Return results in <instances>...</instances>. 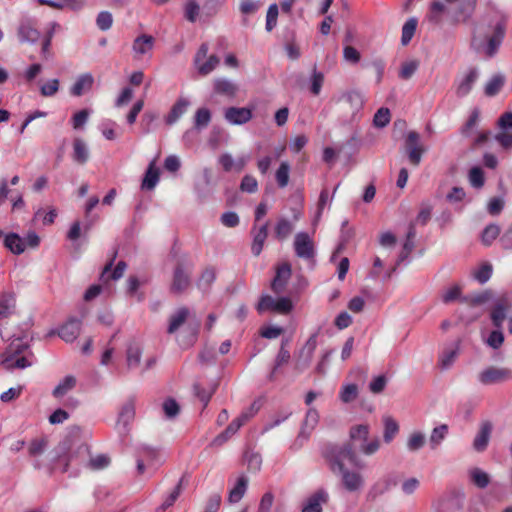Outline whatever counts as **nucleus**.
Returning a JSON list of instances; mask_svg holds the SVG:
<instances>
[{"instance_id":"62","label":"nucleus","mask_w":512,"mask_h":512,"mask_svg":"<svg viewBox=\"0 0 512 512\" xmlns=\"http://www.w3.org/2000/svg\"><path fill=\"white\" fill-rule=\"evenodd\" d=\"M504 205L505 201L503 197H493L487 204V212L492 216H497L502 212Z\"/></svg>"},{"instance_id":"12","label":"nucleus","mask_w":512,"mask_h":512,"mask_svg":"<svg viewBox=\"0 0 512 512\" xmlns=\"http://www.w3.org/2000/svg\"><path fill=\"white\" fill-rule=\"evenodd\" d=\"M493 424L489 420L482 421L479 426V430L473 440V448L477 452H483L486 450L489 440L492 434Z\"/></svg>"},{"instance_id":"43","label":"nucleus","mask_w":512,"mask_h":512,"mask_svg":"<svg viewBox=\"0 0 512 512\" xmlns=\"http://www.w3.org/2000/svg\"><path fill=\"white\" fill-rule=\"evenodd\" d=\"M142 356V349L136 345L131 344L127 348L126 360L129 368H135L140 364Z\"/></svg>"},{"instance_id":"63","label":"nucleus","mask_w":512,"mask_h":512,"mask_svg":"<svg viewBox=\"0 0 512 512\" xmlns=\"http://www.w3.org/2000/svg\"><path fill=\"white\" fill-rule=\"evenodd\" d=\"M323 82H324V75L321 72H318L316 70V68H314L313 74L311 76V85H310V91L313 95L320 94Z\"/></svg>"},{"instance_id":"27","label":"nucleus","mask_w":512,"mask_h":512,"mask_svg":"<svg viewBox=\"0 0 512 512\" xmlns=\"http://www.w3.org/2000/svg\"><path fill=\"white\" fill-rule=\"evenodd\" d=\"M15 296L13 293L4 292L0 296V318H8L15 311Z\"/></svg>"},{"instance_id":"23","label":"nucleus","mask_w":512,"mask_h":512,"mask_svg":"<svg viewBox=\"0 0 512 512\" xmlns=\"http://www.w3.org/2000/svg\"><path fill=\"white\" fill-rule=\"evenodd\" d=\"M115 257H116V253L114 254L111 261L105 265V267L102 271V274H101L102 281H106L109 278H111L113 280H118L123 276V274L127 268V265L124 261H119L117 263L116 267L114 268V270L111 272L112 266H113V261H114Z\"/></svg>"},{"instance_id":"48","label":"nucleus","mask_w":512,"mask_h":512,"mask_svg":"<svg viewBox=\"0 0 512 512\" xmlns=\"http://www.w3.org/2000/svg\"><path fill=\"white\" fill-rule=\"evenodd\" d=\"M110 464V458L108 455L106 454H98L96 456H91L88 463H87V467L91 470H94V471H97V470H102V469H105L109 466Z\"/></svg>"},{"instance_id":"22","label":"nucleus","mask_w":512,"mask_h":512,"mask_svg":"<svg viewBox=\"0 0 512 512\" xmlns=\"http://www.w3.org/2000/svg\"><path fill=\"white\" fill-rule=\"evenodd\" d=\"M94 83V77L91 73L81 74L72 85L70 93L73 96L79 97L85 92L89 91Z\"/></svg>"},{"instance_id":"33","label":"nucleus","mask_w":512,"mask_h":512,"mask_svg":"<svg viewBox=\"0 0 512 512\" xmlns=\"http://www.w3.org/2000/svg\"><path fill=\"white\" fill-rule=\"evenodd\" d=\"M211 122V112L208 108L202 107L196 110L193 126L194 129L200 131L208 127Z\"/></svg>"},{"instance_id":"21","label":"nucleus","mask_w":512,"mask_h":512,"mask_svg":"<svg viewBox=\"0 0 512 512\" xmlns=\"http://www.w3.org/2000/svg\"><path fill=\"white\" fill-rule=\"evenodd\" d=\"M510 306L507 297L499 299L491 312L492 324L495 328L502 329L503 321L506 318V310Z\"/></svg>"},{"instance_id":"13","label":"nucleus","mask_w":512,"mask_h":512,"mask_svg":"<svg viewBox=\"0 0 512 512\" xmlns=\"http://www.w3.org/2000/svg\"><path fill=\"white\" fill-rule=\"evenodd\" d=\"M478 77H479L478 69L470 68L467 71V73L465 75H463V77L461 79L458 80V82L456 84L455 93H456L457 97L463 98V97L467 96L471 92Z\"/></svg>"},{"instance_id":"32","label":"nucleus","mask_w":512,"mask_h":512,"mask_svg":"<svg viewBox=\"0 0 512 512\" xmlns=\"http://www.w3.org/2000/svg\"><path fill=\"white\" fill-rule=\"evenodd\" d=\"M341 100L350 106L352 112L359 111L364 103V98L361 92L352 90L342 95Z\"/></svg>"},{"instance_id":"24","label":"nucleus","mask_w":512,"mask_h":512,"mask_svg":"<svg viewBox=\"0 0 512 512\" xmlns=\"http://www.w3.org/2000/svg\"><path fill=\"white\" fill-rule=\"evenodd\" d=\"M89 155V149L84 140L81 138L74 139L72 153L73 160L76 163L83 165L88 161Z\"/></svg>"},{"instance_id":"59","label":"nucleus","mask_w":512,"mask_h":512,"mask_svg":"<svg viewBox=\"0 0 512 512\" xmlns=\"http://www.w3.org/2000/svg\"><path fill=\"white\" fill-rule=\"evenodd\" d=\"M343 59L352 65L358 64L361 59L360 52L351 45H345L343 48Z\"/></svg>"},{"instance_id":"64","label":"nucleus","mask_w":512,"mask_h":512,"mask_svg":"<svg viewBox=\"0 0 512 512\" xmlns=\"http://www.w3.org/2000/svg\"><path fill=\"white\" fill-rule=\"evenodd\" d=\"M59 90V80L51 79L40 87V93L44 97H52Z\"/></svg>"},{"instance_id":"25","label":"nucleus","mask_w":512,"mask_h":512,"mask_svg":"<svg viewBox=\"0 0 512 512\" xmlns=\"http://www.w3.org/2000/svg\"><path fill=\"white\" fill-rule=\"evenodd\" d=\"M190 102L185 98H179L172 106L169 114L166 117V123L172 125L187 111Z\"/></svg>"},{"instance_id":"15","label":"nucleus","mask_w":512,"mask_h":512,"mask_svg":"<svg viewBox=\"0 0 512 512\" xmlns=\"http://www.w3.org/2000/svg\"><path fill=\"white\" fill-rule=\"evenodd\" d=\"M191 316V311L187 307L177 308L168 319L167 333L174 334L182 327Z\"/></svg>"},{"instance_id":"50","label":"nucleus","mask_w":512,"mask_h":512,"mask_svg":"<svg viewBox=\"0 0 512 512\" xmlns=\"http://www.w3.org/2000/svg\"><path fill=\"white\" fill-rule=\"evenodd\" d=\"M48 445L46 438L33 439L28 447V453L31 457H37L44 453Z\"/></svg>"},{"instance_id":"1","label":"nucleus","mask_w":512,"mask_h":512,"mask_svg":"<svg viewBox=\"0 0 512 512\" xmlns=\"http://www.w3.org/2000/svg\"><path fill=\"white\" fill-rule=\"evenodd\" d=\"M370 427L367 424L354 425L349 430V442L340 447L329 459V467L336 477L342 480H361V471L366 468L365 461L358 455H374L380 448L379 438L368 441Z\"/></svg>"},{"instance_id":"36","label":"nucleus","mask_w":512,"mask_h":512,"mask_svg":"<svg viewBox=\"0 0 512 512\" xmlns=\"http://www.w3.org/2000/svg\"><path fill=\"white\" fill-rule=\"evenodd\" d=\"M244 461L247 469L252 473H256L261 469L262 457L258 452L247 450L244 454Z\"/></svg>"},{"instance_id":"17","label":"nucleus","mask_w":512,"mask_h":512,"mask_svg":"<svg viewBox=\"0 0 512 512\" xmlns=\"http://www.w3.org/2000/svg\"><path fill=\"white\" fill-rule=\"evenodd\" d=\"M225 119L233 125H242L252 118V111L245 107H230L225 111Z\"/></svg>"},{"instance_id":"30","label":"nucleus","mask_w":512,"mask_h":512,"mask_svg":"<svg viewBox=\"0 0 512 512\" xmlns=\"http://www.w3.org/2000/svg\"><path fill=\"white\" fill-rule=\"evenodd\" d=\"M4 245L16 255L22 254L25 251V243L16 233L7 234L4 239Z\"/></svg>"},{"instance_id":"20","label":"nucleus","mask_w":512,"mask_h":512,"mask_svg":"<svg viewBox=\"0 0 512 512\" xmlns=\"http://www.w3.org/2000/svg\"><path fill=\"white\" fill-rule=\"evenodd\" d=\"M155 44V39L151 35L142 34L135 38L132 45V50L137 58L146 55L152 51Z\"/></svg>"},{"instance_id":"34","label":"nucleus","mask_w":512,"mask_h":512,"mask_svg":"<svg viewBox=\"0 0 512 512\" xmlns=\"http://www.w3.org/2000/svg\"><path fill=\"white\" fill-rule=\"evenodd\" d=\"M76 386V378L72 375L64 377L63 380L53 389L52 395L55 398H61Z\"/></svg>"},{"instance_id":"28","label":"nucleus","mask_w":512,"mask_h":512,"mask_svg":"<svg viewBox=\"0 0 512 512\" xmlns=\"http://www.w3.org/2000/svg\"><path fill=\"white\" fill-rule=\"evenodd\" d=\"M159 182V169L155 166V161H152L145 173L142 180V189L153 190Z\"/></svg>"},{"instance_id":"2","label":"nucleus","mask_w":512,"mask_h":512,"mask_svg":"<svg viewBox=\"0 0 512 512\" xmlns=\"http://www.w3.org/2000/svg\"><path fill=\"white\" fill-rule=\"evenodd\" d=\"M506 33V21L501 19L489 26L488 32L483 36L474 35L471 40V47L479 54H484L486 57H493Z\"/></svg>"},{"instance_id":"11","label":"nucleus","mask_w":512,"mask_h":512,"mask_svg":"<svg viewBox=\"0 0 512 512\" xmlns=\"http://www.w3.org/2000/svg\"><path fill=\"white\" fill-rule=\"evenodd\" d=\"M329 495L324 489H319L303 502L302 512H322L323 504L328 502Z\"/></svg>"},{"instance_id":"10","label":"nucleus","mask_w":512,"mask_h":512,"mask_svg":"<svg viewBox=\"0 0 512 512\" xmlns=\"http://www.w3.org/2000/svg\"><path fill=\"white\" fill-rule=\"evenodd\" d=\"M317 347V334H313L301 348L299 356L295 363V369L299 372L304 371L312 362L315 349Z\"/></svg>"},{"instance_id":"18","label":"nucleus","mask_w":512,"mask_h":512,"mask_svg":"<svg viewBox=\"0 0 512 512\" xmlns=\"http://www.w3.org/2000/svg\"><path fill=\"white\" fill-rule=\"evenodd\" d=\"M291 277V265L283 263L277 268L276 275L271 283V289L276 294L281 293Z\"/></svg>"},{"instance_id":"9","label":"nucleus","mask_w":512,"mask_h":512,"mask_svg":"<svg viewBox=\"0 0 512 512\" xmlns=\"http://www.w3.org/2000/svg\"><path fill=\"white\" fill-rule=\"evenodd\" d=\"M17 35L21 43H37L41 34L37 28L36 20L30 17H23L20 20Z\"/></svg>"},{"instance_id":"47","label":"nucleus","mask_w":512,"mask_h":512,"mask_svg":"<svg viewBox=\"0 0 512 512\" xmlns=\"http://www.w3.org/2000/svg\"><path fill=\"white\" fill-rule=\"evenodd\" d=\"M417 28V19L416 18H410L408 19L405 24L402 27V36H401V43L402 45H407L413 35L415 34Z\"/></svg>"},{"instance_id":"51","label":"nucleus","mask_w":512,"mask_h":512,"mask_svg":"<svg viewBox=\"0 0 512 512\" xmlns=\"http://www.w3.org/2000/svg\"><path fill=\"white\" fill-rule=\"evenodd\" d=\"M182 490V482H178V484L174 487V489L171 491L168 497L164 500L162 505L157 508L156 512H164L167 508L171 507L179 497Z\"/></svg>"},{"instance_id":"39","label":"nucleus","mask_w":512,"mask_h":512,"mask_svg":"<svg viewBox=\"0 0 512 512\" xmlns=\"http://www.w3.org/2000/svg\"><path fill=\"white\" fill-rule=\"evenodd\" d=\"M426 442V436L423 432L415 431L410 434V436L407 439V449L410 452H416L420 450Z\"/></svg>"},{"instance_id":"46","label":"nucleus","mask_w":512,"mask_h":512,"mask_svg":"<svg viewBox=\"0 0 512 512\" xmlns=\"http://www.w3.org/2000/svg\"><path fill=\"white\" fill-rule=\"evenodd\" d=\"M500 231L501 229L497 224L492 223L487 225L482 232V243L486 246H490L492 242L499 236Z\"/></svg>"},{"instance_id":"49","label":"nucleus","mask_w":512,"mask_h":512,"mask_svg":"<svg viewBox=\"0 0 512 512\" xmlns=\"http://www.w3.org/2000/svg\"><path fill=\"white\" fill-rule=\"evenodd\" d=\"M358 397V386L356 384H346L342 387L339 398L343 403H350Z\"/></svg>"},{"instance_id":"45","label":"nucleus","mask_w":512,"mask_h":512,"mask_svg":"<svg viewBox=\"0 0 512 512\" xmlns=\"http://www.w3.org/2000/svg\"><path fill=\"white\" fill-rule=\"evenodd\" d=\"M468 180L473 188L481 189L485 184L484 172L480 167H472L468 174Z\"/></svg>"},{"instance_id":"58","label":"nucleus","mask_w":512,"mask_h":512,"mask_svg":"<svg viewBox=\"0 0 512 512\" xmlns=\"http://www.w3.org/2000/svg\"><path fill=\"white\" fill-rule=\"evenodd\" d=\"M390 111L388 108L381 107L378 109V111L375 113L373 118V123L376 127L383 128L387 126L390 122Z\"/></svg>"},{"instance_id":"31","label":"nucleus","mask_w":512,"mask_h":512,"mask_svg":"<svg viewBox=\"0 0 512 512\" xmlns=\"http://www.w3.org/2000/svg\"><path fill=\"white\" fill-rule=\"evenodd\" d=\"M215 280H216V269L212 266H208L202 271V273L197 281V286L203 292H207Z\"/></svg>"},{"instance_id":"41","label":"nucleus","mask_w":512,"mask_h":512,"mask_svg":"<svg viewBox=\"0 0 512 512\" xmlns=\"http://www.w3.org/2000/svg\"><path fill=\"white\" fill-rule=\"evenodd\" d=\"M504 82V76L500 74L494 75L485 85V94L489 97L495 96L501 90L502 86L504 85Z\"/></svg>"},{"instance_id":"54","label":"nucleus","mask_w":512,"mask_h":512,"mask_svg":"<svg viewBox=\"0 0 512 512\" xmlns=\"http://www.w3.org/2000/svg\"><path fill=\"white\" fill-rule=\"evenodd\" d=\"M247 482H237L229 491L228 501L232 504L238 503L247 490Z\"/></svg>"},{"instance_id":"57","label":"nucleus","mask_w":512,"mask_h":512,"mask_svg":"<svg viewBox=\"0 0 512 512\" xmlns=\"http://www.w3.org/2000/svg\"><path fill=\"white\" fill-rule=\"evenodd\" d=\"M220 60L216 55H210L207 61H203L201 65H198L199 74L206 76L211 73L219 64Z\"/></svg>"},{"instance_id":"7","label":"nucleus","mask_w":512,"mask_h":512,"mask_svg":"<svg viewBox=\"0 0 512 512\" xmlns=\"http://www.w3.org/2000/svg\"><path fill=\"white\" fill-rule=\"evenodd\" d=\"M512 379V370L506 367L490 366L478 375V380L483 385H492L506 382Z\"/></svg>"},{"instance_id":"29","label":"nucleus","mask_w":512,"mask_h":512,"mask_svg":"<svg viewBox=\"0 0 512 512\" xmlns=\"http://www.w3.org/2000/svg\"><path fill=\"white\" fill-rule=\"evenodd\" d=\"M449 432L447 424H440L436 426L429 437V446L432 450L437 449L441 443L445 440Z\"/></svg>"},{"instance_id":"53","label":"nucleus","mask_w":512,"mask_h":512,"mask_svg":"<svg viewBox=\"0 0 512 512\" xmlns=\"http://www.w3.org/2000/svg\"><path fill=\"white\" fill-rule=\"evenodd\" d=\"M278 14H279L278 5L276 3L271 4L268 7L267 14H266L265 29L267 32H271L276 27Z\"/></svg>"},{"instance_id":"44","label":"nucleus","mask_w":512,"mask_h":512,"mask_svg":"<svg viewBox=\"0 0 512 512\" xmlns=\"http://www.w3.org/2000/svg\"><path fill=\"white\" fill-rule=\"evenodd\" d=\"M293 231V224L286 218H280L275 226V236L279 240L286 239Z\"/></svg>"},{"instance_id":"37","label":"nucleus","mask_w":512,"mask_h":512,"mask_svg":"<svg viewBox=\"0 0 512 512\" xmlns=\"http://www.w3.org/2000/svg\"><path fill=\"white\" fill-rule=\"evenodd\" d=\"M383 423H384V432H383L384 442L390 443L397 435V433L399 431V425L390 416L384 417Z\"/></svg>"},{"instance_id":"3","label":"nucleus","mask_w":512,"mask_h":512,"mask_svg":"<svg viewBox=\"0 0 512 512\" xmlns=\"http://www.w3.org/2000/svg\"><path fill=\"white\" fill-rule=\"evenodd\" d=\"M30 357H33V354L29 351L28 345L21 339H17L12 341L4 352L1 365L7 370L25 369L32 365Z\"/></svg>"},{"instance_id":"26","label":"nucleus","mask_w":512,"mask_h":512,"mask_svg":"<svg viewBox=\"0 0 512 512\" xmlns=\"http://www.w3.org/2000/svg\"><path fill=\"white\" fill-rule=\"evenodd\" d=\"M287 344H288V339H283L281 342L279 352L275 359L274 367L269 375V380H274L279 367H281L284 364H287L290 361L291 355H290L289 350L286 349Z\"/></svg>"},{"instance_id":"8","label":"nucleus","mask_w":512,"mask_h":512,"mask_svg":"<svg viewBox=\"0 0 512 512\" xmlns=\"http://www.w3.org/2000/svg\"><path fill=\"white\" fill-rule=\"evenodd\" d=\"M405 150L409 162L417 167L421 163L425 148L420 143V135L416 131H409L405 138Z\"/></svg>"},{"instance_id":"16","label":"nucleus","mask_w":512,"mask_h":512,"mask_svg":"<svg viewBox=\"0 0 512 512\" xmlns=\"http://www.w3.org/2000/svg\"><path fill=\"white\" fill-rule=\"evenodd\" d=\"M135 405L132 400L125 402L118 414L117 429L119 433L124 434L127 432L129 423L134 419Z\"/></svg>"},{"instance_id":"19","label":"nucleus","mask_w":512,"mask_h":512,"mask_svg":"<svg viewBox=\"0 0 512 512\" xmlns=\"http://www.w3.org/2000/svg\"><path fill=\"white\" fill-rule=\"evenodd\" d=\"M253 235V242L251 245V252L254 256H259L262 252L264 243L268 236V222L257 228L254 226L251 230Z\"/></svg>"},{"instance_id":"5","label":"nucleus","mask_w":512,"mask_h":512,"mask_svg":"<svg viewBox=\"0 0 512 512\" xmlns=\"http://www.w3.org/2000/svg\"><path fill=\"white\" fill-rule=\"evenodd\" d=\"M192 270L193 264L191 262H177L173 271V279L170 288L172 293L181 294L190 286Z\"/></svg>"},{"instance_id":"14","label":"nucleus","mask_w":512,"mask_h":512,"mask_svg":"<svg viewBox=\"0 0 512 512\" xmlns=\"http://www.w3.org/2000/svg\"><path fill=\"white\" fill-rule=\"evenodd\" d=\"M81 330V321L75 317L69 318L57 331L59 337L67 343H71L78 337Z\"/></svg>"},{"instance_id":"38","label":"nucleus","mask_w":512,"mask_h":512,"mask_svg":"<svg viewBox=\"0 0 512 512\" xmlns=\"http://www.w3.org/2000/svg\"><path fill=\"white\" fill-rule=\"evenodd\" d=\"M493 298V292L491 290H485L481 293H477L471 296H466L461 299L471 306H479L489 302Z\"/></svg>"},{"instance_id":"6","label":"nucleus","mask_w":512,"mask_h":512,"mask_svg":"<svg viewBox=\"0 0 512 512\" xmlns=\"http://www.w3.org/2000/svg\"><path fill=\"white\" fill-rule=\"evenodd\" d=\"M294 251L297 257L308 262H314L316 249L313 239L306 232H298L294 237Z\"/></svg>"},{"instance_id":"40","label":"nucleus","mask_w":512,"mask_h":512,"mask_svg":"<svg viewBox=\"0 0 512 512\" xmlns=\"http://www.w3.org/2000/svg\"><path fill=\"white\" fill-rule=\"evenodd\" d=\"M139 457L144 459L150 466L161 461V454L158 450L150 446H143L139 451Z\"/></svg>"},{"instance_id":"4","label":"nucleus","mask_w":512,"mask_h":512,"mask_svg":"<svg viewBox=\"0 0 512 512\" xmlns=\"http://www.w3.org/2000/svg\"><path fill=\"white\" fill-rule=\"evenodd\" d=\"M319 413L314 407H310L302 421L299 433L291 445V449L297 451L310 439L313 431L319 423Z\"/></svg>"},{"instance_id":"60","label":"nucleus","mask_w":512,"mask_h":512,"mask_svg":"<svg viewBox=\"0 0 512 512\" xmlns=\"http://www.w3.org/2000/svg\"><path fill=\"white\" fill-rule=\"evenodd\" d=\"M185 18L191 22L194 23L197 20V17L200 12V6L196 2V0H188L185 5Z\"/></svg>"},{"instance_id":"42","label":"nucleus","mask_w":512,"mask_h":512,"mask_svg":"<svg viewBox=\"0 0 512 512\" xmlns=\"http://www.w3.org/2000/svg\"><path fill=\"white\" fill-rule=\"evenodd\" d=\"M214 90L218 94L234 96L237 88L231 81L227 79H216L214 81Z\"/></svg>"},{"instance_id":"61","label":"nucleus","mask_w":512,"mask_h":512,"mask_svg":"<svg viewBox=\"0 0 512 512\" xmlns=\"http://www.w3.org/2000/svg\"><path fill=\"white\" fill-rule=\"evenodd\" d=\"M96 24L98 28L102 31L109 30L113 24L112 14L108 11L100 12L96 18Z\"/></svg>"},{"instance_id":"52","label":"nucleus","mask_w":512,"mask_h":512,"mask_svg":"<svg viewBox=\"0 0 512 512\" xmlns=\"http://www.w3.org/2000/svg\"><path fill=\"white\" fill-rule=\"evenodd\" d=\"M290 166L287 162H282L276 171L275 177L280 188H284L289 182Z\"/></svg>"},{"instance_id":"35","label":"nucleus","mask_w":512,"mask_h":512,"mask_svg":"<svg viewBox=\"0 0 512 512\" xmlns=\"http://www.w3.org/2000/svg\"><path fill=\"white\" fill-rule=\"evenodd\" d=\"M493 273V266L489 262L482 263L477 269L472 272V277L480 284L488 282Z\"/></svg>"},{"instance_id":"56","label":"nucleus","mask_w":512,"mask_h":512,"mask_svg":"<svg viewBox=\"0 0 512 512\" xmlns=\"http://www.w3.org/2000/svg\"><path fill=\"white\" fill-rule=\"evenodd\" d=\"M261 6V0H240L239 10L242 14L249 15L256 13Z\"/></svg>"},{"instance_id":"55","label":"nucleus","mask_w":512,"mask_h":512,"mask_svg":"<svg viewBox=\"0 0 512 512\" xmlns=\"http://www.w3.org/2000/svg\"><path fill=\"white\" fill-rule=\"evenodd\" d=\"M419 67V61L411 60L404 62L399 71V77L404 80L410 79Z\"/></svg>"}]
</instances>
